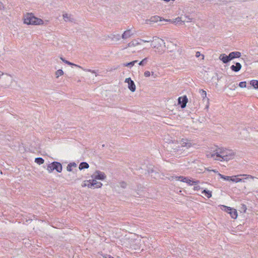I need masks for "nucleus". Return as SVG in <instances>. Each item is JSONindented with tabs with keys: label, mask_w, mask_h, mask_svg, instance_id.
I'll use <instances>...</instances> for the list:
<instances>
[{
	"label": "nucleus",
	"mask_w": 258,
	"mask_h": 258,
	"mask_svg": "<svg viewBox=\"0 0 258 258\" xmlns=\"http://www.w3.org/2000/svg\"><path fill=\"white\" fill-rule=\"evenodd\" d=\"M207 156L216 160L228 162L234 159L235 152L231 149L219 148L215 150V153H209Z\"/></svg>",
	"instance_id": "1"
},
{
	"label": "nucleus",
	"mask_w": 258,
	"mask_h": 258,
	"mask_svg": "<svg viewBox=\"0 0 258 258\" xmlns=\"http://www.w3.org/2000/svg\"><path fill=\"white\" fill-rule=\"evenodd\" d=\"M24 23L27 25H42L43 24V21L39 18L35 17L32 13H27L24 16Z\"/></svg>",
	"instance_id": "2"
},
{
	"label": "nucleus",
	"mask_w": 258,
	"mask_h": 258,
	"mask_svg": "<svg viewBox=\"0 0 258 258\" xmlns=\"http://www.w3.org/2000/svg\"><path fill=\"white\" fill-rule=\"evenodd\" d=\"M13 83V78L12 76L4 74L1 77L0 79V88L3 89H8L11 88Z\"/></svg>",
	"instance_id": "3"
},
{
	"label": "nucleus",
	"mask_w": 258,
	"mask_h": 258,
	"mask_svg": "<svg viewBox=\"0 0 258 258\" xmlns=\"http://www.w3.org/2000/svg\"><path fill=\"white\" fill-rule=\"evenodd\" d=\"M55 170L58 172H61L62 171V165L58 162H53L49 164L47 167V170L49 173L52 172Z\"/></svg>",
	"instance_id": "4"
},
{
	"label": "nucleus",
	"mask_w": 258,
	"mask_h": 258,
	"mask_svg": "<svg viewBox=\"0 0 258 258\" xmlns=\"http://www.w3.org/2000/svg\"><path fill=\"white\" fill-rule=\"evenodd\" d=\"M253 179L255 178V177L252 176L250 175H247V174H239L237 175L236 176H235L234 177H232V178L231 179V181L233 182H245V180L247 179Z\"/></svg>",
	"instance_id": "5"
},
{
	"label": "nucleus",
	"mask_w": 258,
	"mask_h": 258,
	"mask_svg": "<svg viewBox=\"0 0 258 258\" xmlns=\"http://www.w3.org/2000/svg\"><path fill=\"white\" fill-rule=\"evenodd\" d=\"M164 44V40L162 39H155L152 43L151 46L156 48V51L158 52H162L163 51L162 45Z\"/></svg>",
	"instance_id": "6"
},
{
	"label": "nucleus",
	"mask_w": 258,
	"mask_h": 258,
	"mask_svg": "<svg viewBox=\"0 0 258 258\" xmlns=\"http://www.w3.org/2000/svg\"><path fill=\"white\" fill-rule=\"evenodd\" d=\"M122 245L127 248H133L134 249H137V248L134 246L135 240L133 238L125 237L122 240Z\"/></svg>",
	"instance_id": "7"
},
{
	"label": "nucleus",
	"mask_w": 258,
	"mask_h": 258,
	"mask_svg": "<svg viewBox=\"0 0 258 258\" xmlns=\"http://www.w3.org/2000/svg\"><path fill=\"white\" fill-rule=\"evenodd\" d=\"M182 50L179 47H176L175 49L170 51V56L173 59L178 58L181 54Z\"/></svg>",
	"instance_id": "8"
},
{
	"label": "nucleus",
	"mask_w": 258,
	"mask_h": 258,
	"mask_svg": "<svg viewBox=\"0 0 258 258\" xmlns=\"http://www.w3.org/2000/svg\"><path fill=\"white\" fill-rule=\"evenodd\" d=\"M124 82L127 84L128 88L131 91L134 92L136 91V87L135 84L131 78H126Z\"/></svg>",
	"instance_id": "9"
},
{
	"label": "nucleus",
	"mask_w": 258,
	"mask_h": 258,
	"mask_svg": "<svg viewBox=\"0 0 258 258\" xmlns=\"http://www.w3.org/2000/svg\"><path fill=\"white\" fill-rule=\"evenodd\" d=\"M92 177L96 179L104 180L106 178L105 174L99 170L96 171Z\"/></svg>",
	"instance_id": "10"
},
{
	"label": "nucleus",
	"mask_w": 258,
	"mask_h": 258,
	"mask_svg": "<svg viewBox=\"0 0 258 258\" xmlns=\"http://www.w3.org/2000/svg\"><path fill=\"white\" fill-rule=\"evenodd\" d=\"M179 144L181 148L186 147L187 149L191 147L193 145V144L190 141H188L186 139L181 140L179 141Z\"/></svg>",
	"instance_id": "11"
},
{
	"label": "nucleus",
	"mask_w": 258,
	"mask_h": 258,
	"mask_svg": "<svg viewBox=\"0 0 258 258\" xmlns=\"http://www.w3.org/2000/svg\"><path fill=\"white\" fill-rule=\"evenodd\" d=\"M161 18L158 16H154L151 17L149 19H147L145 21V23L147 24H151L152 23L157 22L159 21H161Z\"/></svg>",
	"instance_id": "12"
},
{
	"label": "nucleus",
	"mask_w": 258,
	"mask_h": 258,
	"mask_svg": "<svg viewBox=\"0 0 258 258\" xmlns=\"http://www.w3.org/2000/svg\"><path fill=\"white\" fill-rule=\"evenodd\" d=\"M187 100L188 99L186 96H184L183 97H180L178 99V103L181 105V107L182 108L186 106Z\"/></svg>",
	"instance_id": "13"
},
{
	"label": "nucleus",
	"mask_w": 258,
	"mask_h": 258,
	"mask_svg": "<svg viewBox=\"0 0 258 258\" xmlns=\"http://www.w3.org/2000/svg\"><path fill=\"white\" fill-rule=\"evenodd\" d=\"M134 35V32L131 30L128 29L124 32L122 34L121 37L122 39H126L130 38Z\"/></svg>",
	"instance_id": "14"
},
{
	"label": "nucleus",
	"mask_w": 258,
	"mask_h": 258,
	"mask_svg": "<svg viewBox=\"0 0 258 258\" xmlns=\"http://www.w3.org/2000/svg\"><path fill=\"white\" fill-rule=\"evenodd\" d=\"M179 142L177 143H172L170 145V147L172 148V151H171L173 152H177V151L179 150H183L182 149H181L180 145H179Z\"/></svg>",
	"instance_id": "15"
},
{
	"label": "nucleus",
	"mask_w": 258,
	"mask_h": 258,
	"mask_svg": "<svg viewBox=\"0 0 258 258\" xmlns=\"http://www.w3.org/2000/svg\"><path fill=\"white\" fill-rule=\"evenodd\" d=\"M228 55L229 58L230 59V60H231L234 58L240 57L241 56V53L239 51H233L230 52Z\"/></svg>",
	"instance_id": "16"
},
{
	"label": "nucleus",
	"mask_w": 258,
	"mask_h": 258,
	"mask_svg": "<svg viewBox=\"0 0 258 258\" xmlns=\"http://www.w3.org/2000/svg\"><path fill=\"white\" fill-rule=\"evenodd\" d=\"M62 18L65 22H73L74 21L73 17L71 14L64 13L62 15Z\"/></svg>",
	"instance_id": "17"
},
{
	"label": "nucleus",
	"mask_w": 258,
	"mask_h": 258,
	"mask_svg": "<svg viewBox=\"0 0 258 258\" xmlns=\"http://www.w3.org/2000/svg\"><path fill=\"white\" fill-rule=\"evenodd\" d=\"M219 59L224 63H226L230 61V59L229 58V55H226L224 53L220 55Z\"/></svg>",
	"instance_id": "18"
},
{
	"label": "nucleus",
	"mask_w": 258,
	"mask_h": 258,
	"mask_svg": "<svg viewBox=\"0 0 258 258\" xmlns=\"http://www.w3.org/2000/svg\"><path fill=\"white\" fill-rule=\"evenodd\" d=\"M230 69L232 71L235 72H237L241 69V65L240 63L236 62L235 63V65H232L230 67Z\"/></svg>",
	"instance_id": "19"
},
{
	"label": "nucleus",
	"mask_w": 258,
	"mask_h": 258,
	"mask_svg": "<svg viewBox=\"0 0 258 258\" xmlns=\"http://www.w3.org/2000/svg\"><path fill=\"white\" fill-rule=\"evenodd\" d=\"M140 44V43L139 42L138 40H133L132 41H131L130 43L127 44V47H135L138 45Z\"/></svg>",
	"instance_id": "20"
},
{
	"label": "nucleus",
	"mask_w": 258,
	"mask_h": 258,
	"mask_svg": "<svg viewBox=\"0 0 258 258\" xmlns=\"http://www.w3.org/2000/svg\"><path fill=\"white\" fill-rule=\"evenodd\" d=\"M108 38L113 41H118L120 39V36L119 34H112L108 36Z\"/></svg>",
	"instance_id": "21"
},
{
	"label": "nucleus",
	"mask_w": 258,
	"mask_h": 258,
	"mask_svg": "<svg viewBox=\"0 0 258 258\" xmlns=\"http://www.w3.org/2000/svg\"><path fill=\"white\" fill-rule=\"evenodd\" d=\"M92 183L93 187H95V188H100L102 185V184L101 182H98L95 179H93L92 180Z\"/></svg>",
	"instance_id": "22"
},
{
	"label": "nucleus",
	"mask_w": 258,
	"mask_h": 258,
	"mask_svg": "<svg viewBox=\"0 0 258 258\" xmlns=\"http://www.w3.org/2000/svg\"><path fill=\"white\" fill-rule=\"evenodd\" d=\"M187 19H188V20H182L181 17H177L174 20V22L176 23L182 22V23H184L185 22H190L191 21L190 18H187Z\"/></svg>",
	"instance_id": "23"
},
{
	"label": "nucleus",
	"mask_w": 258,
	"mask_h": 258,
	"mask_svg": "<svg viewBox=\"0 0 258 258\" xmlns=\"http://www.w3.org/2000/svg\"><path fill=\"white\" fill-rule=\"evenodd\" d=\"M229 214L230 215L231 218L236 219L237 217V211L234 209H231V210L229 212Z\"/></svg>",
	"instance_id": "24"
},
{
	"label": "nucleus",
	"mask_w": 258,
	"mask_h": 258,
	"mask_svg": "<svg viewBox=\"0 0 258 258\" xmlns=\"http://www.w3.org/2000/svg\"><path fill=\"white\" fill-rule=\"evenodd\" d=\"M60 59L63 61L65 63L67 64H69L70 66H74L76 67H78V68H82V67L79 65H77V64H74L72 62H71L67 60H66L64 58H63V57H61L60 58Z\"/></svg>",
	"instance_id": "25"
},
{
	"label": "nucleus",
	"mask_w": 258,
	"mask_h": 258,
	"mask_svg": "<svg viewBox=\"0 0 258 258\" xmlns=\"http://www.w3.org/2000/svg\"><path fill=\"white\" fill-rule=\"evenodd\" d=\"M89 167V164L86 162H82L80 163L79 166V168L80 170H82L83 169H87Z\"/></svg>",
	"instance_id": "26"
},
{
	"label": "nucleus",
	"mask_w": 258,
	"mask_h": 258,
	"mask_svg": "<svg viewBox=\"0 0 258 258\" xmlns=\"http://www.w3.org/2000/svg\"><path fill=\"white\" fill-rule=\"evenodd\" d=\"M202 193L208 198H210L212 197V192L210 190L204 189L202 191Z\"/></svg>",
	"instance_id": "27"
},
{
	"label": "nucleus",
	"mask_w": 258,
	"mask_h": 258,
	"mask_svg": "<svg viewBox=\"0 0 258 258\" xmlns=\"http://www.w3.org/2000/svg\"><path fill=\"white\" fill-rule=\"evenodd\" d=\"M138 62V60H134V61H131L130 62H128V63H123L122 65L124 67H129L130 68H131L132 67H133L135 63H136L137 62Z\"/></svg>",
	"instance_id": "28"
},
{
	"label": "nucleus",
	"mask_w": 258,
	"mask_h": 258,
	"mask_svg": "<svg viewBox=\"0 0 258 258\" xmlns=\"http://www.w3.org/2000/svg\"><path fill=\"white\" fill-rule=\"evenodd\" d=\"M185 182L187 183L189 185H192L194 184H195V185L199 183V181H194L190 179L187 178L186 181H185Z\"/></svg>",
	"instance_id": "29"
},
{
	"label": "nucleus",
	"mask_w": 258,
	"mask_h": 258,
	"mask_svg": "<svg viewBox=\"0 0 258 258\" xmlns=\"http://www.w3.org/2000/svg\"><path fill=\"white\" fill-rule=\"evenodd\" d=\"M63 74H64L63 71L62 70H61V69L58 70L55 73V75L56 78H57V79L59 77L62 76L63 75Z\"/></svg>",
	"instance_id": "30"
},
{
	"label": "nucleus",
	"mask_w": 258,
	"mask_h": 258,
	"mask_svg": "<svg viewBox=\"0 0 258 258\" xmlns=\"http://www.w3.org/2000/svg\"><path fill=\"white\" fill-rule=\"evenodd\" d=\"M250 85L253 87L254 89L258 88V81L255 80H253L250 81Z\"/></svg>",
	"instance_id": "31"
},
{
	"label": "nucleus",
	"mask_w": 258,
	"mask_h": 258,
	"mask_svg": "<svg viewBox=\"0 0 258 258\" xmlns=\"http://www.w3.org/2000/svg\"><path fill=\"white\" fill-rule=\"evenodd\" d=\"M35 162L39 165H41L44 163V160L43 159L40 157L36 158L35 159Z\"/></svg>",
	"instance_id": "32"
},
{
	"label": "nucleus",
	"mask_w": 258,
	"mask_h": 258,
	"mask_svg": "<svg viewBox=\"0 0 258 258\" xmlns=\"http://www.w3.org/2000/svg\"><path fill=\"white\" fill-rule=\"evenodd\" d=\"M199 93L203 99H205V98H206L207 93L205 90H204L203 89H200Z\"/></svg>",
	"instance_id": "33"
},
{
	"label": "nucleus",
	"mask_w": 258,
	"mask_h": 258,
	"mask_svg": "<svg viewBox=\"0 0 258 258\" xmlns=\"http://www.w3.org/2000/svg\"><path fill=\"white\" fill-rule=\"evenodd\" d=\"M187 178L183 177V176H176L175 179L176 180H180L183 182H185L186 181V179Z\"/></svg>",
	"instance_id": "34"
},
{
	"label": "nucleus",
	"mask_w": 258,
	"mask_h": 258,
	"mask_svg": "<svg viewBox=\"0 0 258 258\" xmlns=\"http://www.w3.org/2000/svg\"><path fill=\"white\" fill-rule=\"evenodd\" d=\"M218 175L222 179H223L225 180H231V179L232 178V177L230 176H224L220 173H218Z\"/></svg>",
	"instance_id": "35"
},
{
	"label": "nucleus",
	"mask_w": 258,
	"mask_h": 258,
	"mask_svg": "<svg viewBox=\"0 0 258 258\" xmlns=\"http://www.w3.org/2000/svg\"><path fill=\"white\" fill-rule=\"evenodd\" d=\"M148 59V57H145V58H144L142 61H141L139 63V64L140 66H144V65H145L147 63Z\"/></svg>",
	"instance_id": "36"
},
{
	"label": "nucleus",
	"mask_w": 258,
	"mask_h": 258,
	"mask_svg": "<svg viewBox=\"0 0 258 258\" xmlns=\"http://www.w3.org/2000/svg\"><path fill=\"white\" fill-rule=\"evenodd\" d=\"M81 69H82L84 71L89 72L92 74H95L96 76H97V75L96 74V71L95 70H90V69H85L82 67Z\"/></svg>",
	"instance_id": "37"
},
{
	"label": "nucleus",
	"mask_w": 258,
	"mask_h": 258,
	"mask_svg": "<svg viewBox=\"0 0 258 258\" xmlns=\"http://www.w3.org/2000/svg\"><path fill=\"white\" fill-rule=\"evenodd\" d=\"M223 207V209L222 210H224V211L227 212L228 213H229V212L230 211V210H231V208L229 207H227V206H222Z\"/></svg>",
	"instance_id": "38"
},
{
	"label": "nucleus",
	"mask_w": 258,
	"mask_h": 258,
	"mask_svg": "<svg viewBox=\"0 0 258 258\" xmlns=\"http://www.w3.org/2000/svg\"><path fill=\"white\" fill-rule=\"evenodd\" d=\"M239 86L241 88H245L246 87V82H241L239 84Z\"/></svg>",
	"instance_id": "39"
},
{
	"label": "nucleus",
	"mask_w": 258,
	"mask_h": 258,
	"mask_svg": "<svg viewBox=\"0 0 258 258\" xmlns=\"http://www.w3.org/2000/svg\"><path fill=\"white\" fill-rule=\"evenodd\" d=\"M135 242L134 243V246H135L137 248V249L140 248V246H139L138 245L139 244H140L141 240H140L139 241V240H135Z\"/></svg>",
	"instance_id": "40"
},
{
	"label": "nucleus",
	"mask_w": 258,
	"mask_h": 258,
	"mask_svg": "<svg viewBox=\"0 0 258 258\" xmlns=\"http://www.w3.org/2000/svg\"><path fill=\"white\" fill-rule=\"evenodd\" d=\"M151 73L148 71H146L144 72V76L146 77H149L150 76Z\"/></svg>",
	"instance_id": "41"
},
{
	"label": "nucleus",
	"mask_w": 258,
	"mask_h": 258,
	"mask_svg": "<svg viewBox=\"0 0 258 258\" xmlns=\"http://www.w3.org/2000/svg\"><path fill=\"white\" fill-rule=\"evenodd\" d=\"M87 186L89 188H92L93 187L92 183L91 182V180H89V182L87 183Z\"/></svg>",
	"instance_id": "42"
},
{
	"label": "nucleus",
	"mask_w": 258,
	"mask_h": 258,
	"mask_svg": "<svg viewBox=\"0 0 258 258\" xmlns=\"http://www.w3.org/2000/svg\"><path fill=\"white\" fill-rule=\"evenodd\" d=\"M201 55V54L200 53V52L199 51H197L196 52V56L197 57H200V56ZM202 59H204V55L202 54Z\"/></svg>",
	"instance_id": "43"
},
{
	"label": "nucleus",
	"mask_w": 258,
	"mask_h": 258,
	"mask_svg": "<svg viewBox=\"0 0 258 258\" xmlns=\"http://www.w3.org/2000/svg\"><path fill=\"white\" fill-rule=\"evenodd\" d=\"M89 180L84 181V182L82 184V187L87 186V183H88Z\"/></svg>",
	"instance_id": "44"
},
{
	"label": "nucleus",
	"mask_w": 258,
	"mask_h": 258,
	"mask_svg": "<svg viewBox=\"0 0 258 258\" xmlns=\"http://www.w3.org/2000/svg\"><path fill=\"white\" fill-rule=\"evenodd\" d=\"M67 169L68 171H72V167L70 164H68L67 167Z\"/></svg>",
	"instance_id": "45"
},
{
	"label": "nucleus",
	"mask_w": 258,
	"mask_h": 258,
	"mask_svg": "<svg viewBox=\"0 0 258 258\" xmlns=\"http://www.w3.org/2000/svg\"><path fill=\"white\" fill-rule=\"evenodd\" d=\"M120 184V186L122 188H125L126 186V184L125 182H122Z\"/></svg>",
	"instance_id": "46"
},
{
	"label": "nucleus",
	"mask_w": 258,
	"mask_h": 258,
	"mask_svg": "<svg viewBox=\"0 0 258 258\" xmlns=\"http://www.w3.org/2000/svg\"><path fill=\"white\" fill-rule=\"evenodd\" d=\"M72 167H76L77 166V164L75 163H71L69 164Z\"/></svg>",
	"instance_id": "47"
},
{
	"label": "nucleus",
	"mask_w": 258,
	"mask_h": 258,
	"mask_svg": "<svg viewBox=\"0 0 258 258\" xmlns=\"http://www.w3.org/2000/svg\"><path fill=\"white\" fill-rule=\"evenodd\" d=\"M151 75H152V76L153 77V78H156V77H157V75H156V74H154V73L153 72H152L151 73Z\"/></svg>",
	"instance_id": "48"
},
{
	"label": "nucleus",
	"mask_w": 258,
	"mask_h": 258,
	"mask_svg": "<svg viewBox=\"0 0 258 258\" xmlns=\"http://www.w3.org/2000/svg\"><path fill=\"white\" fill-rule=\"evenodd\" d=\"M140 41H143L144 42H150L149 40H142V39H140Z\"/></svg>",
	"instance_id": "49"
},
{
	"label": "nucleus",
	"mask_w": 258,
	"mask_h": 258,
	"mask_svg": "<svg viewBox=\"0 0 258 258\" xmlns=\"http://www.w3.org/2000/svg\"><path fill=\"white\" fill-rule=\"evenodd\" d=\"M212 171H213L215 173H217L218 172V171H216V170H212Z\"/></svg>",
	"instance_id": "50"
},
{
	"label": "nucleus",
	"mask_w": 258,
	"mask_h": 258,
	"mask_svg": "<svg viewBox=\"0 0 258 258\" xmlns=\"http://www.w3.org/2000/svg\"><path fill=\"white\" fill-rule=\"evenodd\" d=\"M195 188H196L197 189H198L199 187L197 186V187H195Z\"/></svg>",
	"instance_id": "51"
}]
</instances>
